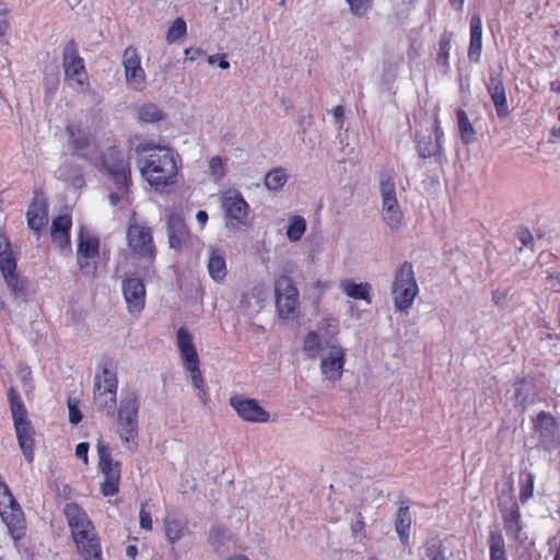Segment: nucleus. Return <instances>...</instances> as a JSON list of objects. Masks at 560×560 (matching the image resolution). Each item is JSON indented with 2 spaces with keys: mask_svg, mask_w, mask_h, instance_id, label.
Segmentation results:
<instances>
[{
  "mask_svg": "<svg viewBox=\"0 0 560 560\" xmlns=\"http://www.w3.org/2000/svg\"><path fill=\"white\" fill-rule=\"evenodd\" d=\"M287 175L284 170L278 167L268 172L265 176V185L269 190H279L284 186Z\"/></svg>",
  "mask_w": 560,
  "mask_h": 560,
  "instance_id": "79ce46f5",
  "label": "nucleus"
},
{
  "mask_svg": "<svg viewBox=\"0 0 560 560\" xmlns=\"http://www.w3.org/2000/svg\"><path fill=\"white\" fill-rule=\"evenodd\" d=\"M124 299L130 314L139 315L145 306V287L141 279L126 277L121 284Z\"/></svg>",
  "mask_w": 560,
  "mask_h": 560,
  "instance_id": "dca6fc26",
  "label": "nucleus"
},
{
  "mask_svg": "<svg viewBox=\"0 0 560 560\" xmlns=\"http://www.w3.org/2000/svg\"><path fill=\"white\" fill-rule=\"evenodd\" d=\"M394 305L399 311H407L419 293L412 264L405 261L396 272L390 287Z\"/></svg>",
  "mask_w": 560,
  "mask_h": 560,
  "instance_id": "423d86ee",
  "label": "nucleus"
},
{
  "mask_svg": "<svg viewBox=\"0 0 560 560\" xmlns=\"http://www.w3.org/2000/svg\"><path fill=\"white\" fill-rule=\"evenodd\" d=\"M88 452H89V443L81 442L75 447L77 457L82 459L84 462V464H88Z\"/></svg>",
  "mask_w": 560,
  "mask_h": 560,
  "instance_id": "052dcab7",
  "label": "nucleus"
},
{
  "mask_svg": "<svg viewBox=\"0 0 560 560\" xmlns=\"http://www.w3.org/2000/svg\"><path fill=\"white\" fill-rule=\"evenodd\" d=\"M364 528V522L361 513H358L357 521L351 525V529L353 534L361 533Z\"/></svg>",
  "mask_w": 560,
  "mask_h": 560,
  "instance_id": "680f3d73",
  "label": "nucleus"
},
{
  "mask_svg": "<svg viewBox=\"0 0 560 560\" xmlns=\"http://www.w3.org/2000/svg\"><path fill=\"white\" fill-rule=\"evenodd\" d=\"M176 337H177V346H178L179 350H196L194 342H192V336L186 328L180 327L177 330Z\"/></svg>",
  "mask_w": 560,
  "mask_h": 560,
  "instance_id": "de8ad7c7",
  "label": "nucleus"
},
{
  "mask_svg": "<svg viewBox=\"0 0 560 560\" xmlns=\"http://www.w3.org/2000/svg\"><path fill=\"white\" fill-rule=\"evenodd\" d=\"M19 377L23 382V389L26 395H28L33 390V385L31 384L32 372L31 369L25 366L20 369Z\"/></svg>",
  "mask_w": 560,
  "mask_h": 560,
  "instance_id": "3c124183",
  "label": "nucleus"
},
{
  "mask_svg": "<svg viewBox=\"0 0 560 560\" xmlns=\"http://www.w3.org/2000/svg\"><path fill=\"white\" fill-rule=\"evenodd\" d=\"M187 524L184 520L167 516L164 520V532L171 542L179 540L186 530Z\"/></svg>",
  "mask_w": 560,
  "mask_h": 560,
  "instance_id": "e433bc0d",
  "label": "nucleus"
},
{
  "mask_svg": "<svg viewBox=\"0 0 560 560\" xmlns=\"http://www.w3.org/2000/svg\"><path fill=\"white\" fill-rule=\"evenodd\" d=\"M275 298L278 316L284 320L295 322L300 317L299 290L288 276L275 279Z\"/></svg>",
  "mask_w": 560,
  "mask_h": 560,
  "instance_id": "0eeeda50",
  "label": "nucleus"
},
{
  "mask_svg": "<svg viewBox=\"0 0 560 560\" xmlns=\"http://www.w3.org/2000/svg\"><path fill=\"white\" fill-rule=\"evenodd\" d=\"M2 521L8 527L11 537L16 541L25 535V520L20 504L14 501L0 511Z\"/></svg>",
  "mask_w": 560,
  "mask_h": 560,
  "instance_id": "4be33fe9",
  "label": "nucleus"
},
{
  "mask_svg": "<svg viewBox=\"0 0 560 560\" xmlns=\"http://www.w3.org/2000/svg\"><path fill=\"white\" fill-rule=\"evenodd\" d=\"M93 165L114 182L119 192L129 194L131 167L119 147L107 148L93 161Z\"/></svg>",
  "mask_w": 560,
  "mask_h": 560,
  "instance_id": "7ed1b4c3",
  "label": "nucleus"
},
{
  "mask_svg": "<svg viewBox=\"0 0 560 560\" xmlns=\"http://www.w3.org/2000/svg\"><path fill=\"white\" fill-rule=\"evenodd\" d=\"M306 231V221L301 215H293L287 229V237L291 242H298Z\"/></svg>",
  "mask_w": 560,
  "mask_h": 560,
  "instance_id": "a19ab883",
  "label": "nucleus"
},
{
  "mask_svg": "<svg viewBox=\"0 0 560 560\" xmlns=\"http://www.w3.org/2000/svg\"><path fill=\"white\" fill-rule=\"evenodd\" d=\"M535 429L540 433L546 442H550L553 440L556 434V420L550 413L540 412L535 421Z\"/></svg>",
  "mask_w": 560,
  "mask_h": 560,
  "instance_id": "f704fd0d",
  "label": "nucleus"
},
{
  "mask_svg": "<svg viewBox=\"0 0 560 560\" xmlns=\"http://www.w3.org/2000/svg\"><path fill=\"white\" fill-rule=\"evenodd\" d=\"M196 219H197V221H198V223L200 225V229H203L206 223H207V221H208V213L206 211H203V210H199L197 212Z\"/></svg>",
  "mask_w": 560,
  "mask_h": 560,
  "instance_id": "e2e57ef3",
  "label": "nucleus"
},
{
  "mask_svg": "<svg viewBox=\"0 0 560 560\" xmlns=\"http://www.w3.org/2000/svg\"><path fill=\"white\" fill-rule=\"evenodd\" d=\"M535 476L530 471H524L521 474V490L520 500L522 503L527 502L534 493Z\"/></svg>",
  "mask_w": 560,
  "mask_h": 560,
  "instance_id": "37998d69",
  "label": "nucleus"
},
{
  "mask_svg": "<svg viewBox=\"0 0 560 560\" xmlns=\"http://www.w3.org/2000/svg\"><path fill=\"white\" fill-rule=\"evenodd\" d=\"M468 59L471 63H478L482 52V21L479 14H474L469 22Z\"/></svg>",
  "mask_w": 560,
  "mask_h": 560,
  "instance_id": "cd10ccee",
  "label": "nucleus"
},
{
  "mask_svg": "<svg viewBox=\"0 0 560 560\" xmlns=\"http://www.w3.org/2000/svg\"><path fill=\"white\" fill-rule=\"evenodd\" d=\"M167 234L170 246L177 252H182L190 240L185 220L177 213L167 217Z\"/></svg>",
  "mask_w": 560,
  "mask_h": 560,
  "instance_id": "aec40b11",
  "label": "nucleus"
},
{
  "mask_svg": "<svg viewBox=\"0 0 560 560\" xmlns=\"http://www.w3.org/2000/svg\"><path fill=\"white\" fill-rule=\"evenodd\" d=\"M14 498L12 493L10 492L7 485H3L0 487V511H2L3 508L13 504Z\"/></svg>",
  "mask_w": 560,
  "mask_h": 560,
  "instance_id": "864d4df0",
  "label": "nucleus"
},
{
  "mask_svg": "<svg viewBox=\"0 0 560 560\" xmlns=\"http://www.w3.org/2000/svg\"><path fill=\"white\" fill-rule=\"evenodd\" d=\"M349 4L350 12L357 16H363L371 10L373 0H346Z\"/></svg>",
  "mask_w": 560,
  "mask_h": 560,
  "instance_id": "a18cd8bd",
  "label": "nucleus"
},
{
  "mask_svg": "<svg viewBox=\"0 0 560 560\" xmlns=\"http://www.w3.org/2000/svg\"><path fill=\"white\" fill-rule=\"evenodd\" d=\"M120 194H121V196L118 192H110L109 194L108 198H109V201H110V203L113 206H116L120 201L121 197L126 195V194H122V192H120Z\"/></svg>",
  "mask_w": 560,
  "mask_h": 560,
  "instance_id": "774afa93",
  "label": "nucleus"
},
{
  "mask_svg": "<svg viewBox=\"0 0 560 560\" xmlns=\"http://www.w3.org/2000/svg\"><path fill=\"white\" fill-rule=\"evenodd\" d=\"M457 125L460 139L465 144L472 143L476 140V131L469 120L467 113L464 109L456 112Z\"/></svg>",
  "mask_w": 560,
  "mask_h": 560,
  "instance_id": "4c0bfd02",
  "label": "nucleus"
},
{
  "mask_svg": "<svg viewBox=\"0 0 560 560\" xmlns=\"http://www.w3.org/2000/svg\"><path fill=\"white\" fill-rule=\"evenodd\" d=\"M63 513L79 553L84 560H100L101 547L86 513L75 503H67Z\"/></svg>",
  "mask_w": 560,
  "mask_h": 560,
  "instance_id": "f03ea898",
  "label": "nucleus"
},
{
  "mask_svg": "<svg viewBox=\"0 0 560 560\" xmlns=\"http://www.w3.org/2000/svg\"><path fill=\"white\" fill-rule=\"evenodd\" d=\"M8 397L19 446L25 459L32 463L34 460L35 431L27 418V410L13 387L9 388Z\"/></svg>",
  "mask_w": 560,
  "mask_h": 560,
  "instance_id": "39448f33",
  "label": "nucleus"
},
{
  "mask_svg": "<svg viewBox=\"0 0 560 560\" xmlns=\"http://www.w3.org/2000/svg\"><path fill=\"white\" fill-rule=\"evenodd\" d=\"M27 225L35 233H39L48 222V206L44 198L34 197L26 212Z\"/></svg>",
  "mask_w": 560,
  "mask_h": 560,
  "instance_id": "bb28decb",
  "label": "nucleus"
},
{
  "mask_svg": "<svg viewBox=\"0 0 560 560\" xmlns=\"http://www.w3.org/2000/svg\"><path fill=\"white\" fill-rule=\"evenodd\" d=\"M380 191L383 221L389 229L398 230L404 223V212L398 205L395 183L390 175L380 174Z\"/></svg>",
  "mask_w": 560,
  "mask_h": 560,
  "instance_id": "9b49d317",
  "label": "nucleus"
},
{
  "mask_svg": "<svg viewBox=\"0 0 560 560\" xmlns=\"http://www.w3.org/2000/svg\"><path fill=\"white\" fill-rule=\"evenodd\" d=\"M140 527L145 530L152 529V518L149 512L144 510V505L141 506L139 512Z\"/></svg>",
  "mask_w": 560,
  "mask_h": 560,
  "instance_id": "4d7b16f0",
  "label": "nucleus"
},
{
  "mask_svg": "<svg viewBox=\"0 0 560 560\" xmlns=\"http://www.w3.org/2000/svg\"><path fill=\"white\" fill-rule=\"evenodd\" d=\"M341 291L349 298L354 300H364L371 303L370 290L371 285L368 282L355 283L352 280L342 281L340 284Z\"/></svg>",
  "mask_w": 560,
  "mask_h": 560,
  "instance_id": "473e14b6",
  "label": "nucleus"
},
{
  "mask_svg": "<svg viewBox=\"0 0 560 560\" xmlns=\"http://www.w3.org/2000/svg\"><path fill=\"white\" fill-rule=\"evenodd\" d=\"M231 535L226 528L213 527L209 534V544L218 553H224L229 549Z\"/></svg>",
  "mask_w": 560,
  "mask_h": 560,
  "instance_id": "c9c22d12",
  "label": "nucleus"
},
{
  "mask_svg": "<svg viewBox=\"0 0 560 560\" xmlns=\"http://www.w3.org/2000/svg\"><path fill=\"white\" fill-rule=\"evenodd\" d=\"M320 371L328 381L336 382L342 375L345 365L343 352H322Z\"/></svg>",
  "mask_w": 560,
  "mask_h": 560,
  "instance_id": "c85d7f7f",
  "label": "nucleus"
},
{
  "mask_svg": "<svg viewBox=\"0 0 560 560\" xmlns=\"http://www.w3.org/2000/svg\"><path fill=\"white\" fill-rule=\"evenodd\" d=\"M337 327L328 320L322 322L316 330L310 331L303 350H342L337 343Z\"/></svg>",
  "mask_w": 560,
  "mask_h": 560,
  "instance_id": "4468645a",
  "label": "nucleus"
},
{
  "mask_svg": "<svg viewBox=\"0 0 560 560\" xmlns=\"http://www.w3.org/2000/svg\"><path fill=\"white\" fill-rule=\"evenodd\" d=\"M140 173L158 191L177 182L178 166L172 150L153 141H144L136 147Z\"/></svg>",
  "mask_w": 560,
  "mask_h": 560,
  "instance_id": "f257e3e1",
  "label": "nucleus"
},
{
  "mask_svg": "<svg viewBox=\"0 0 560 560\" xmlns=\"http://www.w3.org/2000/svg\"><path fill=\"white\" fill-rule=\"evenodd\" d=\"M487 91L491 97L498 117L501 119L509 117L510 109L505 88L499 75H490L489 82L487 83Z\"/></svg>",
  "mask_w": 560,
  "mask_h": 560,
  "instance_id": "b1692460",
  "label": "nucleus"
},
{
  "mask_svg": "<svg viewBox=\"0 0 560 560\" xmlns=\"http://www.w3.org/2000/svg\"><path fill=\"white\" fill-rule=\"evenodd\" d=\"M137 112L139 120L144 124L158 122L165 117L163 110L153 103L140 105Z\"/></svg>",
  "mask_w": 560,
  "mask_h": 560,
  "instance_id": "ea45409f",
  "label": "nucleus"
},
{
  "mask_svg": "<svg viewBox=\"0 0 560 560\" xmlns=\"http://www.w3.org/2000/svg\"><path fill=\"white\" fill-rule=\"evenodd\" d=\"M230 404L237 415L245 421L267 422L269 419V413L262 409L255 399L232 397L230 399Z\"/></svg>",
  "mask_w": 560,
  "mask_h": 560,
  "instance_id": "412c9836",
  "label": "nucleus"
},
{
  "mask_svg": "<svg viewBox=\"0 0 560 560\" xmlns=\"http://www.w3.org/2000/svg\"><path fill=\"white\" fill-rule=\"evenodd\" d=\"M0 270L7 284L15 289L19 277L16 273V261L13 257L11 245L0 230Z\"/></svg>",
  "mask_w": 560,
  "mask_h": 560,
  "instance_id": "6ab92c4d",
  "label": "nucleus"
},
{
  "mask_svg": "<svg viewBox=\"0 0 560 560\" xmlns=\"http://www.w3.org/2000/svg\"><path fill=\"white\" fill-rule=\"evenodd\" d=\"M444 131L440 126V119L435 116L432 131L428 135L416 136V149L421 159L434 158L438 162L444 159L443 149Z\"/></svg>",
  "mask_w": 560,
  "mask_h": 560,
  "instance_id": "ddd939ff",
  "label": "nucleus"
},
{
  "mask_svg": "<svg viewBox=\"0 0 560 560\" xmlns=\"http://www.w3.org/2000/svg\"><path fill=\"white\" fill-rule=\"evenodd\" d=\"M122 66L127 83L137 91L145 86V73L141 67V59L133 46H128L122 54Z\"/></svg>",
  "mask_w": 560,
  "mask_h": 560,
  "instance_id": "2eb2a0df",
  "label": "nucleus"
},
{
  "mask_svg": "<svg viewBox=\"0 0 560 560\" xmlns=\"http://www.w3.org/2000/svg\"><path fill=\"white\" fill-rule=\"evenodd\" d=\"M117 377L116 374L104 366L94 381V401L97 410L113 417L117 405Z\"/></svg>",
  "mask_w": 560,
  "mask_h": 560,
  "instance_id": "1a4fd4ad",
  "label": "nucleus"
},
{
  "mask_svg": "<svg viewBox=\"0 0 560 560\" xmlns=\"http://www.w3.org/2000/svg\"><path fill=\"white\" fill-rule=\"evenodd\" d=\"M499 508L506 534L516 540H521L524 526L517 502L511 497L506 502H500Z\"/></svg>",
  "mask_w": 560,
  "mask_h": 560,
  "instance_id": "a211bd4d",
  "label": "nucleus"
},
{
  "mask_svg": "<svg viewBox=\"0 0 560 560\" xmlns=\"http://www.w3.org/2000/svg\"><path fill=\"white\" fill-rule=\"evenodd\" d=\"M425 557L429 560H445L440 541L432 539L425 545Z\"/></svg>",
  "mask_w": 560,
  "mask_h": 560,
  "instance_id": "49530a36",
  "label": "nucleus"
},
{
  "mask_svg": "<svg viewBox=\"0 0 560 560\" xmlns=\"http://www.w3.org/2000/svg\"><path fill=\"white\" fill-rule=\"evenodd\" d=\"M506 296V292L504 291H500V290H495L493 291L492 293V301L495 303V304H500L502 300H504Z\"/></svg>",
  "mask_w": 560,
  "mask_h": 560,
  "instance_id": "69168bd1",
  "label": "nucleus"
},
{
  "mask_svg": "<svg viewBox=\"0 0 560 560\" xmlns=\"http://www.w3.org/2000/svg\"><path fill=\"white\" fill-rule=\"evenodd\" d=\"M72 228V219L68 214L58 215L52 220L50 228V236L59 249H70V230Z\"/></svg>",
  "mask_w": 560,
  "mask_h": 560,
  "instance_id": "a878e982",
  "label": "nucleus"
},
{
  "mask_svg": "<svg viewBox=\"0 0 560 560\" xmlns=\"http://www.w3.org/2000/svg\"><path fill=\"white\" fill-rule=\"evenodd\" d=\"M411 524L412 517L410 509L408 506L399 508L395 518V530L402 545L409 544Z\"/></svg>",
  "mask_w": 560,
  "mask_h": 560,
  "instance_id": "7c9ffc66",
  "label": "nucleus"
},
{
  "mask_svg": "<svg viewBox=\"0 0 560 560\" xmlns=\"http://www.w3.org/2000/svg\"><path fill=\"white\" fill-rule=\"evenodd\" d=\"M66 132L69 137V148L75 153L86 150L93 142V136L83 128L81 121H69L66 125Z\"/></svg>",
  "mask_w": 560,
  "mask_h": 560,
  "instance_id": "393cba45",
  "label": "nucleus"
},
{
  "mask_svg": "<svg viewBox=\"0 0 560 560\" xmlns=\"http://www.w3.org/2000/svg\"><path fill=\"white\" fill-rule=\"evenodd\" d=\"M208 62L210 65L218 63L221 69H228L230 67L229 61L226 60L224 55H212L208 57Z\"/></svg>",
  "mask_w": 560,
  "mask_h": 560,
  "instance_id": "bf43d9fd",
  "label": "nucleus"
},
{
  "mask_svg": "<svg viewBox=\"0 0 560 560\" xmlns=\"http://www.w3.org/2000/svg\"><path fill=\"white\" fill-rule=\"evenodd\" d=\"M453 34L448 32H444L439 39V47L436 54V63L441 67L444 72L450 70V50L452 43Z\"/></svg>",
  "mask_w": 560,
  "mask_h": 560,
  "instance_id": "72a5a7b5",
  "label": "nucleus"
},
{
  "mask_svg": "<svg viewBox=\"0 0 560 560\" xmlns=\"http://www.w3.org/2000/svg\"><path fill=\"white\" fill-rule=\"evenodd\" d=\"M9 9L7 4L0 1V36H4L9 33L10 23L8 21Z\"/></svg>",
  "mask_w": 560,
  "mask_h": 560,
  "instance_id": "8fccbe9b",
  "label": "nucleus"
},
{
  "mask_svg": "<svg viewBox=\"0 0 560 560\" xmlns=\"http://www.w3.org/2000/svg\"><path fill=\"white\" fill-rule=\"evenodd\" d=\"M222 208L225 217L240 225H245L249 212V206L238 191L229 190L222 196Z\"/></svg>",
  "mask_w": 560,
  "mask_h": 560,
  "instance_id": "f3484780",
  "label": "nucleus"
},
{
  "mask_svg": "<svg viewBox=\"0 0 560 560\" xmlns=\"http://www.w3.org/2000/svg\"><path fill=\"white\" fill-rule=\"evenodd\" d=\"M528 392V388H527V385L524 384V383H518L516 384L515 386V390H514V395H515V398L521 401V402H524L526 401L527 399V393Z\"/></svg>",
  "mask_w": 560,
  "mask_h": 560,
  "instance_id": "13d9d810",
  "label": "nucleus"
},
{
  "mask_svg": "<svg viewBox=\"0 0 560 560\" xmlns=\"http://www.w3.org/2000/svg\"><path fill=\"white\" fill-rule=\"evenodd\" d=\"M139 399L133 390H122L117 405V433L121 442L129 448L136 446L138 435Z\"/></svg>",
  "mask_w": 560,
  "mask_h": 560,
  "instance_id": "20e7f679",
  "label": "nucleus"
},
{
  "mask_svg": "<svg viewBox=\"0 0 560 560\" xmlns=\"http://www.w3.org/2000/svg\"><path fill=\"white\" fill-rule=\"evenodd\" d=\"M182 364L185 371L189 374L191 383L197 388L198 397L202 404L207 402V394L205 392V380L199 369L200 361L197 352H182Z\"/></svg>",
  "mask_w": 560,
  "mask_h": 560,
  "instance_id": "5701e85b",
  "label": "nucleus"
},
{
  "mask_svg": "<svg viewBox=\"0 0 560 560\" xmlns=\"http://www.w3.org/2000/svg\"><path fill=\"white\" fill-rule=\"evenodd\" d=\"M62 59L65 79L68 81L69 85L79 92L86 91L89 88V78L84 60L80 57L77 44L73 39H70L66 44Z\"/></svg>",
  "mask_w": 560,
  "mask_h": 560,
  "instance_id": "9d476101",
  "label": "nucleus"
},
{
  "mask_svg": "<svg viewBox=\"0 0 560 560\" xmlns=\"http://www.w3.org/2000/svg\"><path fill=\"white\" fill-rule=\"evenodd\" d=\"M69 421L72 424H78L82 419V413L78 408V402L73 399H68Z\"/></svg>",
  "mask_w": 560,
  "mask_h": 560,
  "instance_id": "603ef678",
  "label": "nucleus"
},
{
  "mask_svg": "<svg viewBox=\"0 0 560 560\" xmlns=\"http://www.w3.org/2000/svg\"><path fill=\"white\" fill-rule=\"evenodd\" d=\"M448 2L454 10L459 11V12L463 11L465 0H448Z\"/></svg>",
  "mask_w": 560,
  "mask_h": 560,
  "instance_id": "338daca9",
  "label": "nucleus"
},
{
  "mask_svg": "<svg viewBox=\"0 0 560 560\" xmlns=\"http://www.w3.org/2000/svg\"><path fill=\"white\" fill-rule=\"evenodd\" d=\"M97 454L104 478L120 479V463L113 460L109 450L102 442L97 443Z\"/></svg>",
  "mask_w": 560,
  "mask_h": 560,
  "instance_id": "c756f323",
  "label": "nucleus"
},
{
  "mask_svg": "<svg viewBox=\"0 0 560 560\" xmlns=\"http://www.w3.org/2000/svg\"><path fill=\"white\" fill-rule=\"evenodd\" d=\"M201 52L202 51L200 49H194V48L185 49V56L190 60H195L197 57H199L201 55Z\"/></svg>",
  "mask_w": 560,
  "mask_h": 560,
  "instance_id": "0e129e2a",
  "label": "nucleus"
},
{
  "mask_svg": "<svg viewBox=\"0 0 560 560\" xmlns=\"http://www.w3.org/2000/svg\"><path fill=\"white\" fill-rule=\"evenodd\" d=\"M516 235L524 246H529L533 244L534 237L527 228H520L516 232Z\"/></svg>",
  "mask_w": 560,
  "mask_h": 560,
  "instance_id": "6e6d98bb",
  "label": "nucleus"
},
{
  "mask_svg": "<svg viewBox=\"0 0 560 560\" xmlns=\"http://www.w3.org/2000/svg\"><path fill=\"white\" fill-rule=\"evenodd\" d=\"M209 166H210V170H211V173L214 175V176H219L221 177L224 172H223V163H222V159L220 156H212L210 162H209Z\"/></svg>",
  "mask_w": 560,
  "mask_h": 560,
  "instance_id": "5fc2aeb1",
  "label": "nucleus"
},
{
  "mask_svg": "<svg viewBox=\"0 0 560 560\" xmlns=\"http://www.w3.org/2000/svg\"><path fill=\"white\" fill-rule=\"evenodd\" d=\"M127 246L138 259H144L152 265L156 257L152 229L141 223H130L126 230Z\"/></svg>",
  "mask_w": 560,
  "mask_h": 560,
  "instance_id": "6e6552de",
  "label": "nucleus"
},
{
  "mask_svg": "<svg viewBox=\"0 0 560 560\" xmlns=\"http://www.w3.org/2000/svg\"><path fill=\"white\" fill-rule=\"evenodd\" d=\"M100 247V240L96 236L80 234L77 249V264L83 276L92 278L96 276Z\"/></svg>",
  "mask_w": 560,
  "mask_h": 560,
  "instance_id": "f8f14e48",
  "label": "nucleus"
},
{
  "mask_svg": "<svg viewBox=\"0 0 560 560\" xmlns=\"http://www.w3.org/2000/svg\"><path fill=\"white\" fill-rule=\"evenodd\" d=\"M490 560H508L505 542L499 530H491L489 535Z\"/></svg>",
  "mask_w": 560,
  "mask_h": 560,
  "instance_id": "58836bf2",
  "label": "nucleus"
},
{
  "mask_svg": "<svg viewBox=\"0 0 560 560\" xmlns=\"http://www.w3.org/2000/svg\"><path fill=\"white\" fill-rule=\"evenodd\" d=\"M207 267L210 277L214 281L220 282L224 280L226 276V262L224 255L220 250H211Z\"/></svg>",
  "mask_w": 560,
  "mask_h": 560,
  "instance_id": "2f4dec72",
  "label": "nucleus"
},
{
  "mask_svg": "<svg viewBox=\"0 0 560 560\" xmlns=\"http://www.w3.org/2000/svg\"><path fill=\"white\" fill-rule=\"evenodd\" d=\"M120 479H109L104 478V481L101 483V492L105 497L114 495L118 492Z\"/></svg>",
  "mask_w": 560,
  "mask_h": 560,
  "instance_id": "09e8293b",
  "label": "nucleus"
},
{
  "mask_svg": "<svg viewBox=\"0 0 560 560\" xmlns=\"http://www.w3.org/2000/svg\"><path fill=\"white\" fill-rule=\"evenodd\" d=\"M187 33V25L184 19L177 18L174 20L172 25L170 26L167 34H166V40L167 43H174L180 38H183Z\"/></svg>",
  "mask_w": 560,
  "mask_h": 560,
  "instance_id": "c03bdc74",
  "label": "nucleus"
}]
</instances>
